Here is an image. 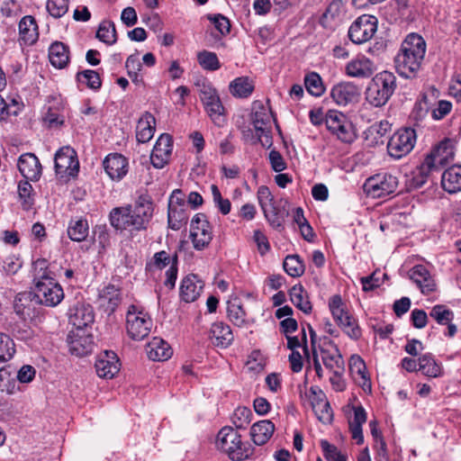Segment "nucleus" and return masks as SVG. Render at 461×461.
<instances>
[{
  "instance_id": "obj_1",
  "label": "nucleus",
  "mask_w": 461,
  "mask_h": 461,
  "mask_svg": "<svg viewBox=\"0 0 461 461\" xmlns=\"http://www.w3.org/2000/svg\"><path fill=\"white\" fill-rule=\"evenodd\" d=\"M154 205L149 194L140 195L134 205L114 207L109 213V221L116 230H146L152 220Z\"/></svg>"
},
{
  "instance_id": "obj_2",
  "label": "nucleus",
  "mask_w": 461,
  "mask_h": 461,
  "mask_svg": "<svg viewBox=\"0 0 461 461\" xmlns=\"http://www.w3.org/2000/svg\"><path fill=\"white\" fill-rule=\"evenodd\" d=\"M33 294L41 305L55 307L64 299L62 286L57 282L45 258H38L32 266Z\"/></svg>"
},
{
  "instance_id": "obj_3",
  "label": "nucleus",
  "mask_w": 461,
  "mask_h": 461,
  "mask_svg": "<svg viewBox=\"0 0 461 461\" xmlns=\"http://www.w3.org/2000/svg\"><path fill=\"white\" fill-rule=\"evenodd\" d=\"M426 46L425 40L418 33L406 36L394 57V67L400 76L405 78L416 77L425 57Z\"/></svg>"
},
{
  "instance_id": "obj_4",
  "label": "nucleus",
  "mask_w": 461,
  "mask_h": 461,
  "mask_svg": "<svg viewBox=\"0 0 461 461\" xmlns=\"http://www.w3.org/2000/svg\"><path fill=\"white\" fill-rule=\"evenodd\" d=\"M396 89V77L389 71L376 74L366 91V101L375 107L384 106Z\"/></svg>"
},
{
  "instance_id": "obj_5",
  "label": "nucleus",
  "mask_w": 461,
  "mask_h": 461,
  "mask_svg": "<svg viewBox=\"0 0 461 461\" xmlns=\"http://www.w3.org/2000/svg\"><path fill=\"white\" fill-rule=\"evenodd\" d=\"M456 141L454 139L445 138L434 147L431 152L427 155L422 165V171L429 173L438 170L453 161Z\"/></svg>"
},
{
  "instance_id": "obj_6",
  "label": "nucleus",
  "mask_w": 461,
  "mask_h": 461,
  "mask_svg": "<svg viewBox=\"0 0 461 461\" xmlns=\"http://www.w3.org/2000/svg\"><path fill=\"white\" fill-rule=\"evenodd\" d=\"M153 326L151 318L136 305H131L126 316L128 335L134 340H142L148 337Z\"/></svg>"
},
{
  "instance_id": "obj_7",
  "label": "nucleus",
  "mask_w": 461,
  "mask_h": 461,
  "mask_svg": "<svg viewBox=\"0 0 461 461\" xmlns=\"http://www.w3.org/2000/svg\"><path fill=\"white\" fill-rule=\"evenodd\" d=\"M416 131L411 127L399 129L390 138L387 149L391 157L394 158H402L409 154L414 148L416 143Z\"/></svg>"
},
{
  "instance_id": "obj_8",
  "label": "nucleus",
  "mask_w": 461,
  "mask_h": 461,
  "mask_svg": "<svg viewBox=\"0 0 461 461\" xmlns=\"http://www.w3.org/2000/svg\"><path fill=\"white\" fill-rule=\"evenodd\" d=\"M199 97L212 121L216 125L222 126L225 122V109L216 89L210 84H203L199 88Z\"/></svg>"
},
{
  "instance_id": "obj_9",
  "label": "nucleus",
  "mask_w": 461,
  "mask_h": 461,
  "mask_svg": "<svg viewBox=\"0 0 461 461\" xmlns=\"http://www.w3.org/2000/svg\"><path fill=\"white\" fill-rule=\"evenodd\" d=\"M327 129L339 140L345 143H351L356 139L353 123L347 116L338 111H329L325 115Z\"/></svg>"
},
{
  "instance_id": "obj_10",
  "label": "nucleus",
  "mask_w": 461,
  "mask_h": 461,
  "mask_svg": "<svg viewBox=\"0 0 461 461\" xmlns=\"http://www.w3.org/2000/svg\"><path fill=\"white\" fill-rule=\"evenodd\" d=\"M218 448L227 453L231 459L242 460L248 454L242 448L240 435L231 427H223L217 435Z\"/></svg>"
},
{
  "instance_id": "obj_11",
  "label": "nucleus",
  "mask_w": 461,
  "mask_h": 461,
  "mask_svg": "<svg viewBox=\"0 0 461 461\" xmlns=\"http://www.w3.org/2000/svg\"><path fill=\"white\" fill-rule=\"evenodd\" d=\"M41 303L32 292L19 293L14 300V311L24 321H32L41 314Z\"/></svg>"
},
{
  "instance_id": "obj_12",
  "label": "nucleus",
  "mask_w": 461,
  "mask_h": 461,
  "mask_svg": "<svg viewBox=\"0 0 461 461\" xmlns=\"http://www.w3.org/2000/svg\"><path fill=\"white\" fill-rule=\"evenodd\" d=\"M376 31V17L369 14H363L350 25L348 29V38L356 44H362L371 40Z\"/></svg>"
},
{
  "instance_id": "obj_13",
  "label": "nucleus",
  "mask_w": 461,
  "mask_h": 461,
  "mask_svg": "<svg viewBox=\"0 0 461 461\" xmlns=\"http://www.w3.org/2000/svg\"><path fill=\"white\" fill-rule=\"evenodd\" d=\"M190 239L196 250H203L208 247L212 240L210 222L203 213H196L191 221Z\"/></svg>"
},
{
  "instance_id": "obj_14",
  "label": "nucleus",
  "mask_w": 461,
  "mask_h": 461,
  "mask_svg": "<svg viewBox=\"0 0 461 461\" xmlns=\"http://www.w3.org/2000/svg\"><path fill=\"white\" fill-rule=\"evenodd\" d=\"M55 172L59 177H70L77 176L79 169V162L77 152L69 146L60 148L55 154Z\"/></svg>"
},
{
  "instance_id": "obj_15",
  "label": "nucleus",
  "mask_w": 461,
  "mask_h": 461,
  "mask_svg": "<svg viewBox=\"0 0 461 461\" xmlns=\"http://www.w3.org/2000/svg\"><path fill=\"white\" fill-rule=\"evenodd\" d=\"M398 186V179L392 174L383 173L369 177L365 188L373 197H383L394 193Z\"/></svg>"
},
{
  "instance_id": "obj_16",
  "label": "nucleus",
  "mask_w": 461,
  "mask_h": 461,
  "mask_svg": "<svg viewBox=\"0 0 461 461\" xmlns=\"http://www.w3.org/2000/svg\"><path fill=\"white\" fill-rule=\"evenodd\" d=\"M318 350L325 367L330 371L344 369L345 363L338 346L328 337L321 338Z\"/></svg>"
},
{
  "instance_id": "obj_17",
  "label": "nucleus",
  "mask_w": 461,
  "mask_h": 461,
  "mask_svg": "<svg viewBox=\"0 0 461 461\" xmlns=\"http://www.w3.org/2000/svg\"><path fill=\"white\" fill-rule=\"evenodd\" d=\"M67 342L70 353L77 357H83L91 353L94 348L93 336L86 334L84 330L70 331L68 335Z\"/></svg>"
},
{
  "instance_id": "obj_18",
  "label": "nucleus",
  "mask_w": 461,
  "mask_h": 461,
  "mask_svg": "<svg viewBox=\"0 0 461 461\" xmlns=\"http://www.w3.org/2000/svg\"><path fill=\"white\" fill-rule=\"evenodd\" d=\"M172 137L163 133L157 140L150 155V161L154 167L162 168L169 161L172 153Z\"/></svg>"
},
{
  "instance_id": "obj_19",
  "label": "nucleus",
  "mask_w": 461,
  "mask_h": 461,
  "mask_svg": "<svg viewBox=\"0 0 461 461\" xmlns=\"http://www.w3.org/2000/svg\"><path fill=\"white\" fill-rule=\"evenodd\" d=\"M69 322L76 330H83L85 328L94 323L95 313L93 307L89 304L77 303L69 309Z\"/></svg>"
},
{
  "instance_id": "obj_20",
  "label": "nucleus",
  "mask_w": 461,
  "mask_h": 461,
  "mask_svg": "<svg viewBox=\"0 0 461 461\" xmlns=\"http://www.w3.org/2000/svg\"><path fill=\"white\" fill-rule=\"evenodd\" d=\"M95 366L98 376L111 379L120 370L119 358L113 351L105 350L98 357Z\"/></svg>"
},
{
  "instance_id": "obj_21",
  "label": "nucleus",
  "mask_w": 461,
  "mask_h": 461,
  "mask_svg": "<svg viewBox=\"0 0 461 461\" xmlns=\"http://www.w3.org/2000/svg\"><path fill=\"white\" fill-rule=\"evenodd\" d=\"M106 174L113 180H121L128 173V160L119 153H112L106 156L103 162Z\"/></svg>"
},
{
  "instance_id": "obj_22",
  "label": "nucleus",
  "mask_w": 461,
  "mask_h": 461,
  "mask_svg": "<svg viewBox=\"0 0 461 461\" xmlns=\"http://www.w3.org/2000/svg\"><path fill=\"white\" fill-rule=\"evenodd\" d=\"M17 167L22 176L27 180L37 181L41 176L42 167L41 162L33 153L21 155Z\"/></svg>"
},
{
  "instance_id": "obj_23",
  "label": "nucleus",
  "mask_w": 461,
  "mask_h": 461,
  "mask_svg": "<svg viewBox=\"0 0 461 461\" xmlns=\"http://www.w3.org/2000/svg\"><path fill=\"white\" fill-rule=\"evenodd\" d=\"M287 205V201L280 200L279 203L274 202L273 205H268L266 212H263L269 225L278 231L284 230L285 220L289 215Z\"/></svg>"
},
{
  "instance_id": "obj_24",
  "label": "nucleus",
  "mask_w": 461,
  "mask_h": 461,
  "mask_svg": "<svg viewBox=\"0 0 461 461\" xmlns=\"http://www.w3.org/2000/svg\"><path fill=\"white\" fill-rule=\"evenodd\" d=\"M122 294L113 285H108L99 294L98 303L103 311L111 315L122 303Z\"/></svg>"
},
{
  "instance_id": "obj_25",
  "label": "nucleus",
  "mask_w": 461,
  "mask_h": 461,
  "mask_svg": "<svg viewBox=\"0 0 461 461\" xmlns=\"http://www.w3.org/2000/svg\"><path fill=\"white\" fill-rule=\"evenodd\" d=\"M330 96L337 104L345 106L357 100L359 91L356 85L344 82L332 87Z\"/></svg>"
},
{
  "instance_id": "obj_26",
  "label": "nucleus",
  "mask_w": 461,
  "mask_h": 461,
  "mask_svg": "<svg viewBox=\"0 0 461 461\" xmlns=\"http://www.w3.org/2000/svg\"><path fill=\"white\" fill-rule=\"evenodd\" d=\"M409 276L410 278L419 286L422 294H429L436 290L435 280L425 266H414L410 270Z\"/></svg>"
},
{
  "instance_id": "obj_27",
  "label": "nucleus",
  "mask_w": 461,
  "mask_h": 461,
  "mask_svg": "<svg viewBox=\"0 0 461 461\" xmlns=\"http://www.w3.org/2000/svg\"><path fill=\"white\" fill-rule=\"evenodd\" d=\"M454 312L444 304H437L433 306L429 312V317L437 321L439 325H447V332L445 335L452 338L457 331L456 325L453 323Z\"/></svg>"
},
{
  "instance_id": "obj_28",
  "label": "nucleus",
  "mask_w": 461,
  "mask_h": 461,
  "mask_svg": "<svg viewBox=\"0 0 461 461\" xmlns=\"http://www.w3.org/2000/svg\"><path fill=\"white\" fill-rule=\"evenodd\" d=\"M203 287V283L196 275L186 276L181 283L180 296L186 303L194 302Z\"/></svg>"
},
{
  "instance_id": "obj_29",
  "label": "nucleus",
  "mask_w": 461,
  "mask_h": 461,
  "mask_svg": "<svg viewBox=\"0 0 461 461\" xmlns=\"http://www.w3.org/2000/svg\"><path fill=\"white\" fill-rule=\"evenodd\" d=\"M210 339L213 345L226 348L232 343L234 336L228 324L216 321L210 329Z\"/></svg>"
},
{
  "instance_id": "obj_30",
  "label": "nucleus",
  "mask_w": 461,
  "mask_h": 461,
  "mask_svg": "<svg viewBox=\"0 0 461 461\" xmlns=\"http://www.w3.org/2000/svg\"><path fill=\"white\" fill-rule=\"evenodd\" d=\"M375 71L373 62L366 58H357L349 61L346 66V73L352 77H369Z\"/></svg>"
},
{
  "instance_id": "obj_31",
  "label": "nucleus",
  "mask_w": 461,
  "mask_h": 461,
  "mask_svg": "<svg viewBox=\"0 0 461 461\" xmlns=\"http://www.w3.org/2000/svg\"><path fill=\"white\" fill-rule=\"evenodd\" d=\"M155 117L149 112H146L138 121L136 126V138L139 142L146 143L149 141L155 132Z\"/></svg>"
},
{
  "instance_id": "obj_32",
  "label": "nucleus",
  "mask_w": 461,
  "mask_h": 461,
  "mask_svg": "<svg viewBox=\"0 0 461 461\" xmlns=\"http://www.w3.org/2000/svg\"><path fill=\"white\" fill-rule=\"evenodd\" d=\"M441 185L449 194L461 191V166L454 165L446 169L441 176Z\"/></svg>"
},
{
  "instance_id": "obj_33",
  "label": "nucleus",
  "mask_w": 461,
  "mask_h": 461,
  "mask_svg": "<svg viewBox=\"0 0 461 461\" xmlns=\"http://www.w3.org/2000/svg\"><path fill=\"white\" fill-rule=\"evenodd\" d=\"M147 355L150 360L164 361L172 355V349L167 342L160 338H153L146 348Z\"/></svg>"
},
{
  "instance_id": "obj_34",
  "label": "nucleus",
  "mask_w": 461,
  "mask_h": 461,
  "mask_svg": "<svg viewBox=\"0 0 461 461\" xmlns=\"http://www.w3.org/2000/svg\"><path fill=\"white\" fill-rule=\"evenodd\" d=\"M50 64L57 68H64L69 62V48L61 41L53 42L49 48Z\"/></svg>"
},
{
  "instance_id": "obj_35",
  "label": "nucleus",
  "mask_w": 461,
  "mask_h": 461,
  "mask_svg": "<svg viewBox=\"0 0 461 461\" xmlns=\"http://www.w3.org/2000/svg\"><path fill=\"white\" fill-rule=\"evenodd\" d=\"M275 431V424L269 420H260L252 425L250 435L256 445L266 444Z\"/></svg>"
},
{
  "instance_id": "obj_36",
  "label": "nucleus",
  "mask_w": 461,
  "mask_h": 461,
  "mask_svg": "<svg viewBox=\"0 0 461 461\" xmlns=\"http://www.w3.org/2000/svg\"><path fill=\"white\" fill-rule=\"evenodd\" d=\"M19 33L24 44L32 45L39 37L38 25L33 16L26 15L19 23Z\"/></svg>"
},
{
  "instance_id": "obj_37",
  "label": "nucleus",
  "mask_w": 461,
  "mask_h": 461,
  "mask_svg": "<svg viewBox=\"0 0 461 461\" xmlns=\"http://www.w3.org/2000/svg\"><path fill=\"white\" fill-rule=\"evenodd\" d=\"M293 304L303 312L309 314L312 312V303L308 300L306 292L302 285H294L289 291Z\"/></svg>"
},
{
  "instance_id": "obj_38",
  "label": "nucleus",
  "mask_w": 461,
  "mask_h": 461,
  "mask_svg": "<svg viewBox=\"0 0 461 461\" xmlns=\"http://www.w3.org/2000/svg\"><path fill=\"white\" fill-rule=\"evenodd\" d=\"M419 371L429 377H438L442 375V367L436 362L430 353L419 357Z\"/></svg>"
},
{
  "instance_id": "obj_39",
  "label": "nucleus",
  "mask_w": 461,
  "mask_h": 461,
  "mask_svg": "<svg viewBox=\"0 0 461 461\" xmlns=\"http://www.w3.org/2000/svg\"><path fill=\"white\" fill-rule=\"evenodd\" d=\"M88 222L84 218L72 219L68 227V235L74 241H83L88 236Z\"/></svg>"
},
{
  "instance_id": "obj_40",
  "label": "nucleus",
  "mask_w": 461,
  "mask_h": 461,
  "mask_svg": "<svg viewBox=\"0 0 461 461\" xmlns=\"http://www.w3.org/2000/svg\"><path fill=\"white\" fill-rule=\"evenodd\" d=\"M188 213L182 207H173L169 204L167 221L168 227L174 230H180L184 225L187 223Z\"/></svg>"
},
{
  "instance_id": "obj_41",
  "label": "nucleus",
  "mask_w": 461,
  "mask_h": 461,
  "mask_svg": "<svg viewBox=\"0 0 461 461\" xmlns=\"http://www.w3.org/2000/svg\"><path fill=\"white\" fill-rule=\"evenodd\" d=\"M254 90L252 82L247 77H237L230 84V91L232 95L245 98L251 95Z\"/></svg>"
},
{
  "instance_id": "obj_42",
  "label": "nucleus",
  "mask_w": 461,
  "mask_h": 461,
  "mask_svg": "<svg viewBox=\"0 0 461 461\" xmlns=\"http://www.w3.org/2000/svg\"><path fill=\"white\" fill-rule=\"evenodd\" d=\"M16 390L15 369L11 366L0 368V391L12 394Z\"/></svg>"
},
{
  "instance_id": "obj_43",
  "label": "nucleus",
  "mask_w": 461,
  "mask_h": 461,
  "mask_svg": "<svg viewBox=\"0 0 461 461\" xmlns=\"http://www.w3.org/2000/svg\"><path fill=\"white\" fill-rule=\"evenodd\" d=\"M96 38L107 45H113L117 41L115 24L112 21H103L96 32Z\"/></svg>"
},
{
  "instance_id": "obj_44",
  "label": "nucleus",
  "mask_w": 461,
  "mask_h": 461,
  "mask_svg": "<svg viewBox=\"0 0 461 461\" xmlns=\"http://www.w3.org/2000/svg\"><path fill=\"white\" fill-rule=\"evenodd\" d=\"M283 267L293 277L301 276L305 270L303 261L298 255H288L284 260Z\"/></svg>"
},
{
  "instance_id": "obj_45",
  "label": "nucleus",
  "mask_w": 461,
  "mask_h": 461,
  "mask_svg": "<svg viewBox=\"0 0 461 461\" xmlns=\"http://www.w3.org/2000/svg\"><path fill=\"white\" fill-rule=\"evenodd\" d=\"M227 313L229 320L237 326H242L246 321V312L240 302H228Z\"/></svg>"
},
{
  "instance_id": "obj_46",
  "label": "nucleus",
  "mask_w": 461,
  "mask_h": 461,
  "mask_svg": "<svg viewBox=\"0 0 461 461\" xmlns=\"http://www.w3.org/2000/svg\"><path fill=\"white\" fill-rule=\"evenodd\" d=\"M304 85L307 91L314 96H321L325 91L321 77L316 72H311L305 76Z\"/></svg>"
},
{
  "instance_id": "obj_47",
  "label": "nucleus",
  "mask_w": 461,
  "mask_h": 461,
  "mask_svg": "<svg viewBox=\"0 0 461 461\" xmlns=\"http://www.w3.org/2000/svg\"><path fill=\"white\" fill-rule=\"evenodd\" d=\"M32 186L29 183V180L21 181L18 185V194L22 203V206L24 210H30L33 203L34 198L32 194Z\"/></svg>"
},
{
  "instance_id": "obj_48",
  "label": "nucleus",
  "mask_w": 461,
  "mask_h": 461,
  "mask_svg": "<svg viewBox=\"0 0 461 461\" xmlns=\"http://www.w3.org/2000/svg\"><path fill=\"white\" fill-rule=\"evenodd\" d=\"M77 79L79 83L86 85L87 87L97 90L102 86L99 74L91 69H86L77 74Z\"/></svg>"
},
{
  "instance_id": "obj_49",
  "label": "nucleus",
  "mask_w": 461,
  "mask_h": 461,
  "mask_svg": "<svg viewBox=\"0 0 461 461\" xmlns=\"http://www.w3.org/2000/svg\"><path fill=\"white\" fill-rule=\"evenodd\" d=\"M14 353V340L8 335L0 333V364L10 360Z\"/></svg>"
},
{
  "instance_id": "obj_50",
  "label": "nucleus",
  "mask_w": 461,
  "mask_h": 461,
  "mask_svg": "<svg viewBox=\"0 0 461 461\" xmlns=\"http://www.w3.org/2000/svg\"><path fill=\"white\" fill-rule=\"evenodd\" d=\"M197 59L204 69L214 71L221 68L219 59L214 52L203 50L198 53Z\"/></svg>"
},
{
  "instance_id": "obj_51",
  "label": "nucleus",
  "mask_w": 461,
  "mask_h": 461,
  "mask_svg": "<svg viewBox=\"0 0 461 461\" xmlns=\"http://www.w3.org/2000/svg\"><path fill=\"white\" fill-rule=\"evenodd\" d=\"M252 412L247 407H239L235 410L232 421L237 429H245L251 421Z\"/></svg>"
},
{
  "instance_id": "obj_52",
  "label": "nucleus",
  "mask_w": 461,
  "mask_h": 461,
  "mask_svg": "<svg viewBox=\"0 0 461 461\" xmlns=\"http://www.w3.org/2000/svg\"><path fill=\"white\" fill-rule=\"evenodd\" d=\"M47 10L55 18L62 17L68 10V0H48Z\"/></svg>"
},
{
  "instance_id": "obj_53",
  "label": "nucleus",
  "mask_w": 461,
  "mask_h": 461,
  "mask_svg": "<svg viewBox=\"0 0 461 461\" xmlns=\"http://www.w3.org/2000/svg\"><path fill=\"white\" fill-rule=\"evenodd\" d=\"M212 199L219 211L226 215L230 212L231 203L229 199H224L216 185L211 186Z\"/></svg>"
},
{
  "instance_id": "obj_54",
  "label": "nucleus",
  "mask_w": 461,
  "mask_h": 461,
  "mask_svg": "<svg viewBox=\"0 0 461 461\" xmlns=\"http://www.w3.org/2000/svg\"><path fill=\"white\" fill-rule=\"evenodd\" d=\"M339 325L350 339L357 340L361 337V329L351 316L346 317Z\"/></svg>"
},
{
  "instance_id": "obj_55",
  "label": "nucleus",
  "mask_w": 461,
  "mask_h": 461,
  "mask_svg": "<svg viewBox=\"0 0 461 461\" xmlns=\"http://www.w3.org/2000/svg\"><path fill=\"white\" fill-rule=\"evenodd\" d=\"M321 447L328 461H347L346 456L338 450L337 447L330 444L327 440H321Z\"/></svg>"
},
{
  "instance_id": "obj_56",
  "label": "nucleus",
  "mask_w": 461,
  "mask_h": 461,
  "mask_svg": "<svg viewBox=\"0 0 461 461\" xmlns=\"http://www.w3.org/2000/svg\"><path fill=\"white\" fill-rule=\"evenodd\" d=\"M208 19L213 23L215 29L221 36L228 34L230 31V23L227 17L222 14L208 15Z\"/></svg>"
},
{
  "instance_id": "obj_57",
  "label": "nucleus",
  "mask_w": 461,
  "mask_h": 461,
  "mask_svg": "<svg viewBox=\"0 0 461 461\" xmlns=\"http://www.w3.org/2000/svg\"><path fill=\"white\" fill-rule=\"evenodd\" d=\"M257 195L261 210L263 212H266V209L268 208V205H273L275 202L273 194L267 185H260L258 189Z\"/></svg>"
},
{
  "instance_id": "obj_58",
  "label": "nucleus",
  "mask_w": 461,
  "mask_h": 461,
  "mask_svg": "<svg viewBox=\"0 0 461 461\" xmlns=\"http://www.w3.org/2000/svg\"><path fill=\"white\" fill-rule=\"evenodd\" d=\"M270 119L271 115L264 107H261L259 111L254 112L252 122L255 130H259V126H269Z\"/></svg>"
},
{
  "instance_id": "obj_59",
  "label": "nucleus",
  "mask_w": 461,
  "mask_h": 461,
  "mask_svg": "<svg viewBox=\"0 0 461 461\" xmlns=\"http://www.w3.org/2000/svg\"><path fill=\"white\" fill-rule=\"evenodd\" d=\"M36 370L32 366L24 365L17 372L15 371V381L25 384L33 380Z\"/></svg>"
},
{
  "instance_id": "obj_60",
  "label": "nucleus",
  "mask_w": 461,
  "mask_h": 461,
  "mask_svg": "<svg viewBox=\"0 0 461 461\" xmlns=\"http://www.w3.org/2000/svg\"><path fill=\"white\" fill-rule=\"evenodd\" d=\"M318 420L322 423H330L333 420V411L330 408V402H322L318 406L317 410H313Z\"/></svg>"
},
{
  "instance_id": "obj_61",
  "label": "nucleus",
  "mask_w": 461,
  "mask_h": 461,
  "mask_svg": "<svg viewBox=\"0 0 461 461\" xmlns=\"http://www.w3.org/2000/svg\"><path fill=\"white\" fill-rule=\"evenodd\" d=\"M452 110V104L447 100H440L438 106L431 112V116L434 120H441L445 118Z\"/></svg>"
},
{
  "instance_id": "obj_62",
  "label": "nucleus",
  "mask_w": 461,
  "mask_h": 461,
  "mask_svg": "<svg viewBox=\"0 0 461 461\" xmlns=\"http://www.w3.org/2000/svg\"><path fill=\"white\" fill-rule=\"evenodd\" d=\"M22 267V261L15 255L8 256L4 260L3 269L6 275H14Z\"/></svg>"
},
{
  "instance_id": "obj_63",
  "label": "nucleus",
  "mask_w": 461,
  "mask_h": 461,
  "mask_svg": "<svg viewBox=\"0 0 461 461\" xmlns=\"http://www.w3.org/2000/svg\"><path fill=\"white\" fill-rule=\"evenodd\" d=\"M268 158L271 167L275 172L279 173L286 168V163L279 151L272 149Z\"/></svg>"
},
{
  "instance_id": "obj_64",
  "label": "nucleus",
  "mask_w": 461,
  "mask_h": 461,
  "mask_svg": "<svg viewBox=\"0 0 461 461\" xmlns=\"http://www.w3.org/2000/svg\"><path fill=\"white\" fill-rule=\"evenodd\" d=\"M173 264V256L171 257L167 251L161 250L154 254L153 265L158 269H163L167 266Z\"/></svg>"
}]
</instances>
